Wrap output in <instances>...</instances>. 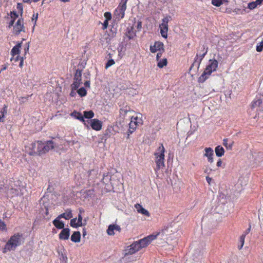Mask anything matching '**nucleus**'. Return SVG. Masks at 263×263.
<instances>
[{"label":"nucleus","mask_w":263,"mask_h":263,"mask_svg":"<svg viewBox=\"0 0 263 263\" xmlns=\"http://www.w3.org/2000/svg\"><path fill=\"white\" fill-rule=\"evenodd\" d=\"M9 16L8 27L9 28L13 27V34L18 35L22 32H25V27L24 26V19L22 17H18V15L14 11H11Z\"/></svg>","instance_id":"nucleus-1"},{"label":"nucleus","mask_w":263,"mask_h":263,"mask_svg":"<svg viewBox=\"0 0 263 263\" xmlns=\"http://www.w3.org/2000/svg\"><path fill=\"white\" fill-rule=\"evenodd\" d=\"M23 242V235L20 233H17L11 236L7 242L3 249V253L11 251H14L16 248L20 246Z\"/></svg>","instance_id":"nucleus-2"},{"label":"nucleus","mask_w":263,"mask_h":263,"mask_svg":"<svg viewBox=\"0 0 263 263\" xmlns=\"http://www.w3.org/2000/svg\"><path fill=\"white\" fill-rule=\"evenodd\" d=\"M218 62L215 59H210L203 72L198 78V82L202 83L206 80L213 72L216 71L218 68Z\"/></svg>","instance_id":"nucleus-3"},{"label":"nucleus","mask_w":263,"mask_h":263,"mask_svg":"<svg viewBox=\"0 0 263 263\" xmlns=\"http://www.w3.org/2000/svg\"><path fill=\"white\" fill-rule=\"evenodd\" d=\"M127 1L128 0H121L118 6L115 9V14L116 18L119 20L122 19L124 17Z\"/></svg>","instance_id":"nucleus-4"},{"label":"nucleus","mask_w":263,"mask_h":263,"mask_svg":"<svg viewBox=\"0 0 263 263\" xmlns=\"http://www.w3.org/2000/svg\"><path fill=\"white\" fill-rule=\"evenodd\" d=\"M201 51L202 52L201 54L197 53L194 61L190 67V69H192L194 67H196L197 69H199L201 61L207 53L208 48L205 49V46L203 45L201 47Z\"/></svg>","instance_id":"nucleus-5"},{"label":"nucleus","mask_w":263,"mask_h":263,"mask_svg":"<svg viewBox=\"0 0 263 263\" xmlns=\"http://www.w3.org/2000/svg\"><path fill=\"white\" fill-rule=\"evenodd\" d=\"M160 234V233H158L156 235H149L147 237L139 240L138 241H136V242L138 243L140 249H141L148 246L151 243V242L153 240L156 239L157 236Z\"/></svg>","instance_id":"nucleus-6"},{"label":"nucleus","mask_w":263,"mask_h":263,"mask_svg":"<svg viewBox=\"0 0 263 263\" xmlns=\"http://www.w3.org/2000/svg\"><path fill=\"white\" fill-rule=\"evenodd\" d=\"M44 143L41 141H37L31 144V155H41L44 154L43 149Z\"/></svg>","instance_id":"nucleus-7"},{"label":"nucleus","mask_w":263,"mask_h":263,"mask_svg":"<svg viewBox=\"0 0 263 263\" xmlns=\"http://www.w3.org/2000/svg\"><path fill=\"white\" fill-rule=\"evenodd\" d=\"M170 18V16H167L163 18L162 23L159 26L161 34L162 36L165 39L167 37L168 23Z\"/></svg>","instance_id":"nucleus-8"},{"label":"nucleus","mask_w":263,"mask_h":263,"mask_svg":"<svg viewBox=\"0 0 263 263\" xmlns=\"http://www.w3.org/2000/svg\"><path fill=\"white\" fill-rule=\"evenodd\" d=\"M81 76L82 71L79 69H77L74 74V82L71 84V89H77L79 87L81 84Z\"/></svg>","instance_id":"nucleus-9"},{"label":"nucleus","mask_w":263,"mask_h":263,"mask_svg":"<svg viewBox=\"0 0 263 263\" xmlns=\"http://www.w3.org/2000/svg\"><path fill=\"white\" fill-rule=\"evenodd\" d=\"M140 250L138 243L134 242L125 249V255H132Z\"/></svg>","instance_id":"nucleus-10"},{"label":"nucleus","mask_w":263,"mask_h":263,"mask_svg":"<svg viewBox=\"0 0 263 263\" xmlns=\"http://www.w3.org/2000/svg\"><path fill=\"white\" fill-rule=\"evenodd\" d=\"M22 42L17 43V44L14 46L11 51V55L12 57L10 59L11 61H13L14 59V57H15L16 55H18L20 53V49L22 47Z\"/></svg>","instance_id":"nucleus-11"},{"label":"nucleus","mask_w":263,"mask_h":263,"mask_svg":"<svg viewBox=\"0 0 263 263\" xmlns=\"http://www.w3.org/2000/svg\"><path fill=\"white\" fill-rule=\"evenodd\" d=\"M90 122V126L93 130L98 131L101 129L102 126V123L101 122V121L97 119H94L91 120Z\"/></svg>","instance_id":"nucleus-12"},{"label":"nucleus","mask_w":263,"mask_h":263,"mask_svg":"<svg viewBox=\"0 0 263 263\" xmlns=\"http://www.w3.org/2000/svg\"><path fill=\"white\" fill-rule=\"evenodd\" d=\"M164 160L165 157H159V158H155V162L156 164V167L155 169L156 172L161 168H163L165 166Z\"/></svg>","instance_id":"nucleus-13"},{"label":"nucleus","mask_w":263,"mask_h":263,"mask_svg":"<svg viewBox=\"0 0 263 263\" xmlns=\"http://www.w3.org/2000/svg\"><path fill=\"white\" fill-rule=\"evenodd\" d=\"M70 236V229L69 228H63L59 235L60 240H67Z\"/></svg>","instance_id":"nucleus-14"},{"label":"nucleus","mask_w":263,"mask_h":263,"mask_svg":"<svg viewBox=\"0 0 263 263\" xmlns=\"http://www.w3.org/2000/svg\"><path fill=\"white\" fill-rule=\"evenodd\" d=\"M165 152V148L162 143H161L154 153L155 158L165 157L164 153Z\"/></svg>","instance_id":"nucleus-15"},{"label":"nucleus","mask_w":263,"mask_h":263,"mask_svg":"<svg viewBox=\"0 0 263 263\" xmlns=\"http://www.w3.org/2000/svg\"><path fill=\"white\" fill-rule=\"evenodd\" d=\"M204 156L207 157L208 161L211 163L213 162L214 152L213 149L211 147H206L204 149Z\"/></svg>","instance_id":"nucleus-16"},{"label":"nucleus","mask_w":263,"mask_h":263,"mask_svg":"<svg viewBox=\"0 0 263 263\" xmlns=\"http://www.w3.org/2000/svg\"><path fill=\"white\" fill-rule=\"evenodd\" d=\"M115 230L120 231L121 228L120 226L115 224H110L107 230V233L108 235H114L115 234Z\"/></svg>","instance_id":"nucleus-17"},{"label":"nucleus","mask_w":263,"mask_h":263,"mask_svg":"<svg viewBox=\"0 0 263 263\" xmlns=\"http://www.w3.org/2000/svg\"><path fill=\"white\" fill-rule=\"evenodd\" d=\"M262 96L260 95L259 97L257 96L255 98V99L253 101L251 105V108L252 109L260 106V105L262 104Z\"/></svg>","instance_id":"nucleus-18"},{"label":"nucleus","mask_w":263,"mask_h":263,"mask_svg":"<svg viewBox=\"0 0 263 263\" xmlns=\"http://www.w3.org/2000/svg\"><path fill=\"white\" fill-rule=\"evenodd\" d=\"M54 147V143L53 141H47L46 143H44L43 149L44 154L48 152L50 150L52 149Z\"/></svg>","instance_id":"nucleus-19"},{"label":"nucleus","mask_w":263,"mask_h":263,"mask_svg":"<svg viewBox=\"0 0 263 263\" xmlns=\"http://www.w3.org/2000/svg\"><path fill=\"white\" fill-rule=\"evenodd\" d=\"M72 217V211L70 209H68L65 211V213L60 214L58 216V218H64L66 220H68Z\"/></svg>","instance_id":"nucleus-20"},{"label":"nucleus","mask_w":263,"mask_h":263,"mask_svg":"<svg viewBox=\"0 0 263 263\" xmlns=\"http://www.w3.org/2000/svg\"><path fill=\"white\" fill-rule=\"evenodd\" d=\"M135 207L138 213H141L147 217H149L150 216L148 211L145 209L144 208H143L141 204L137 203L135 205Z\"/></svg>","instance_id":"nucleus-21"},{"label":"nucleus","mask_w":263,"mask_h":263,"mask_svg":"<svg viewBox=\"0 0 263 263\" xmlns=\"http://www.w3.org/2000/svg\"><path fill=\"white\" fill-rule=\"evenodd\" d=\"M138 126V125L135 123V121L134 120H133L132 118H131L130 122L129 123V129L127 132V138H128L129 135L132 134L136 130Z\"/></svg>","instance_id":"nucleus-22"},{"label":"nucleus","mask_w":263,"mask_h":263,"mask_svg":"<svg viewBox=\"0 0 263 263\" xmlns=\"http://www.w3.org/2000/svg\"><path fill=\"white\" fill-rule=\"evenodd\" d=\"M133 111L129 106H126L120 109V116L123 119H124L128 112Z\"/></svg>","instance_id":"nucleus-23"},{"label":"nucleus","mask_w":263,"mask_h":263,"mask_svg":"<svg viewBox=\"0 0 263 263\" xmlns=\"http://www.w3.org/2000/svg\"><path fill=\"white\" fill-rule=\"evenodd\" d=\"M70 116L77 119L79 120L80 121L83 122L85 125H86L85 120H84V117L81 112L74 110L70 114Z\"/></svg>","instance_id":"nucleus-24"},{"label":"nucleus","mask_w":263,"mask_h":263,"mask_svg":"<svg viewBox=\"0 0 263 263\" xmlns=\"http://www.w3.org/2000/svg\"><path fill=\"white\" fill-rule=\"evenodd\" d=\"M61 218H58V216L52 221L53 224L58 229H63L64 228V223L60 220Z\"/></svg>","instance_id":"nucleus-25"},{"label":"nucleus","mask_w":263,"mask_h":263,"mask_svg":"<svg viewBox=\"0 0 263 263\" xmlns=\"http://www.w3.org/2000/svg\"><path fill=\"white\" fill-rule=\"evenodd\" d=\"M7 114V105H4L3 107L0 109V122H3L5 116Z\"/></svg>","instance_id":"nucleus-26"},{"label":"nucleus","mask_w":263,"mask_h":263,"mask_svg":"<svg viewBox=\"0 0 263 263\" xmlns=\"http://www.w3.org/2000/svg\"><path fill=\"white\" fill-rule=\"evenodd\" d=\"M81 240V234L79 231H75L71 236V240L74 242H79Z\"/></svg>","instance_id":"nucleus-27"},{"label":"nucleus","mask_w":263,"mask_h":263,"mask_svg":"<svg viewBox=\"0 0 263 263\" xmlns=\"http://www.w3.org/2000/svg\"><path fill=\"white\" fill-rule=\"evenodd\" d=\"M216 155L217 157H221L224 154V148L220 145H218L215 149Z\"/></svg>","instance_id":"nucleus-28"},{"label":"nucleus","mask_w":263,"mask_h":263,"mask_svg":"<svg viewBox=\"0 0 263 263\" xmlns=\"http://www.w3.org/2000/svg\"><path fill=\"white\" fill-rule=\"evenodd\" d=\"M126 36L130 40L133 39L136 36V33L134 31V27H130L127 28V31L126 32Z\"/></svg>","instance_id":"nucleus-29"},{"label":"nucleus","mask_w":263,"mask_h":263,"mask_svg":"<svg viewBox=\"0 0 263 263\" xmlns=\"http://www.w3.org/2000/svg\"><path fill=\"white\" fill-rule=\"evenodd\" d=\"M84 212V210L83 209H82V208L79 209V214H78V219H77V222H78V224H80V227H81L82 226H84V225L86 224V222L84 224H83V223H82L83 217H82V214Z\"/></svg>","instance_id":"nucleus-30"},{"label":"nucleus","mask_w":263,"mask_h":263,"mask_svg":"<svg viewBox=\"0 0 263 263\" xmlns=\"http://www.w3.org/2000/svg\"><path fill=\"white\" fill-rule=\"evenodd\" d=\"M228 139L227 138L223 139V145L228 149H232L233 146L234 145V141H231V142L228 143Z\"/></svg>","instance_id":"nucleus-31"},{"label":"nucleus","mask_w":263,"mask_h":263,"mask_svg":"<svg viewBox=\"0 0 263 263\" xmlns=\"http://www.w3.org/2000/svg\"><path fill=\"white\" fill-rule=\"evenodd\" d=\"M246 236V234H243L240 236L239 239V245H238V249L239 250H241L242 248V247L244 245Z\"/></svg>","instance_id":"nucleus-32"},{"label":"nucleus","mask_w":263,"mask_h":263,"mask_svg":"<svg viewBox=\"0 0 263 263\" xmlns=\"http://www.w3.org/2000/svg\"><path fill=\"white\" fill-rule=\"evenodd\" d=\"M224 3H228V0H212L211 4L216 7H219Z\"/></svg>","instance_id":"nucleus-33"},{"label":"nucleus","mask_w":263,"mask_h":263,"mask_svg":"<svg viewBox=\"0 0 263 263\" xmlns=\"http://www.w3.org/2000/svg\"><path fill=\"white\" fill-rule=\"evenodd\" d=\"M154 45L158 51H164V44L162 42L160 41L155 42Z\"/></svg>","instance_id":"nucleus-34"},{"label":"nucleus","mask_w":263,"mask_h":263,"mask_svg":"<svg viewBox=\"0 0 263 263\" xmlns=\"http://www.w3.org/2000/svg\"><path fill=\"white\" fill-rule=\"evenodd\" d=\"M94 112L92 110L84 111L83 117L86 119H91L94 117Z\"/></svg>","instance_id":"nucleus-35"},{"label":"nucleus","mask_w":263,"mask_h":263,"mask_svg":"<svg viewBox=\"0 0 263 263\" xmlns=\"http://www.w3.org/2000/svg\"><path fill=\"white\" fill-rule=\"evenodd\" d=\"M167 64V61L166 58L163 59L162 60H160L158 62V66L159 68H163L164 66H166Z\"/></svg>","instance_id":"nucleus-36"},{"label":"nucleus","mask_w":263,"mask_h":263,"mask_svg":"<svg viewBox=\"0 0 263 263\" xmlns=\"http://www.w3.org/2000/svg\"><path fill=\"white\" fill-rule=\"evenodd\" d=\"M70 226L77 228L78 227H80V224H78L77 222V218H74L71 219L70 223Z\"/></svg>","instance_id":"nucleus-37"},{"label":"nucleus","mask_w":263,"mask_h":263,"mask_svg":"<svg viewBox=\"0 0 263 263\" xmlns=\"http://www.w3.org/2000/svg\"><path fill=\"white\" fill-rule=\"evenodd\" d=\"M77 92L81 97H84L87 95V91L84 87H81L78 89Z\"/></svg>","instance_id":"nucleus-38"},{"label":"nucleus","mask_w":263,"mask_h":263,"mask_svg":"<svg viewBox=\"0 0 263 263\" xmlns=\"http://www.w3.org/2000/svg\"><path fill=\"white\" fill-rule=\"evenodd\" d=\"M238 258L236 256H231L228 260V263H238Z\"/></svg>","instance_id":"nucleus-39"},{"label":"nucleus","mask_w":263,"mask_h":263,"mask_svg":"<svg viewBox=\"0 0 263 263\" xmlns=\"http://www.w3.org/2000/svg\"><path fill=\"white\" fill-rule=\"evenodd\" d=\"M133 120H134L135 121V123L138 125H140L142 124V120L141 118H139L138 117H132Z\"/></svg>","instance_id":"nucleus-40"},{"label":"nucleus","mask_w":263,"mask_h":263,"mask_svg":"<svg viewBox=\"0 0 263 263\" xmlns=\"http://www.w3.org/2000/svg\"><path fill=\"white\" fill-rule=\"evenodd\" d=\"M115 63V62L114 60H112V59L109 60L107 61V62L106 63V64H105V69L108 68L111 66L114 65Z\"/></svg>","instance_id":"nucleus-41"},{"label":"nucleus","mask_w":263,"mask_h":263,"mask_svg":"<svg viewBox=\"0 0 263 263\" xmlns=\"http://www.w3.org/2000/svg\"><path fill=\"white\" fill-rule=\"evenodd\" d=\"M256 51L257 52H261L263 50V40L260 42L256 46Z\"/></svg>","instance_id":"nucleus-42"},{"label":"nucleus","mask_w":263,"mask_h":263,"mask_svg":"<svg viewBox=\"0 0 263 263\" xmlns=\"http://www.w3.org/2000/svg\"><path fill=\"white\" fill-rule=\"evenodd\" d=\"M104 16L105 18V21H110L111 19V14L109 12H106L104 14Z\"/></svg>","instance_id":"nucleus-43"},{"label":"nucleus","mask_w":263,"mask_h":263,"mask_svg":"<svg viewBox=\"0 0 263 263\" xmlns=\"http://www.w3.org/2000/svg\"><path fill=\"white\" fill-rule=\"evenodd\" d=\"M257 6V4H256L255 2H252L251 3H249L248 4V7L250 9H253L255 8Z\"/></svg>","instance_id":"nucleus-44"},{"label":"nucleus","mask_w":263,"mask_h":263,"mask_svg":"<svg viewBox=\"0 0 263 263\" xmlns=\"http://www.w3.org/2000/svg\"><path fill=\"white\" fill-rule=\"evenodd\" d=\"M7 230L6 224L5 222L0 220V231Z\"/></svg>","instance_id":"nucleus-45"},{"label":"nucleus","mask_w":263,"mask_h":263,"mask_svg":"<svg viewBox=\"0 0 263 263\" xmlns=\"http://www.w3.org/2000/svg\"><path fill=\"white\" fill-rule=\"evenodd\" d=\"M38 18V14H33L32 17V21L34 22L33 28L35 27L36 25V21Z\"/></svg>","instance_id":"nucleus-46"},{"label":"nucleus","mask_w":263,"mask_h":263,"mask_svg":"<svg viewBox=\"0 0 263 263\" xmlns=\"http://www.w3.org/2000/svg\"><path fill=\"white\" fill-rule=\"evenodd\" d=\"M17 9H18V11L21 13V15L23 13V5L21 3H18L17 5Z\"/></svg>","instance_id":"nucleus-47"},{"label":"nucleus","mask_w":263,"mask_h":263,"mask_svg":"<svg viewBox=\"0 0 263 263\" xmlns=\"http://www.w3.org/2000/svg\"><path fill=\"white\" fill-rule=\"evenodd\" d=\"M158 51L159 52L157 53V56H156V59H157V61H158L159 60H160V58H161L163 53L164 52V51Z\"/></svg>","instance_id":"nucleus-48"},{"label":"nucleus","mask_w":263,"mask_h":263,"mask_svg":"<svg viewBox=\"0 0 263 263\" xmlns=\"http://www.w3.org/2000/svg\"><path fill=\"white\" fill-rule=\"evenodd\" d=\"M108 26V21H104L103 23L102 24V29L105 30L107 29Z\"/></svg>","instance_id":"nucleus-49"},{"label":"nucleus","mask_w":263,"mask_h":263,"mask_svg":"<svg viewBox=\"0 0 263 263\" xmlns=\"http://www.w3.org/2000/svg\"><path fill=\"white\" fill-rule=\"evenodd\" d=\"M149 49L151 52L152 53H155L158 51L154 45L153 46H151Z\"/></svg>","instance_id":"nucleus-50"},{"label":"nucleus","mask_w":263,"mask_h":263,"mask_svg":"<svg viewBox=\"0 0 263 263\" xmlns=\"http://www.w3.org/2000/svg\"><path fill=\"white\" fill-rule=\"evenodd\" d=\"M142 28V22L138 21L137 23V28L138 31H140Z\"/></svg>","instance_id":"nucleus-51"},{"label":"nucleus","mask_w":263,"mask_h":263,"mask_svg":"<svg viewBox=\"0 0 263 263\" xmlns=\"http://www.w3.org/2000/svg\"><path fill=\"white\" fill-rule=\"evenodd\" d=\"M16 55V57H14V59L13 60V61H14L15 62H17L18 60H21V59L22 58V57H20L19 54Z\"/></svg>","instance_id":"nucleus-52"},{"label":"nucleus","mask_w":263,"mask_h":263,"mask_svg":"<svg viewBox=\"0 0 263 263\" xmlns=\"http://www.w3.org/2000/svg\"><path fill=\"white\" fill-rule=\"evenodd\" d=\"M222 162L220 159H219L216 164V165L217 167H221L222 166Z\"/></svg>","instance_id":"nucleus-53"},{"label":"nucleus","mask_w":263,"mask_h":263,"mask_svg":"<svg viewBox=\"0 0 263 263\" xmlns=\"http://www.w3.org/2000/svg\"><path fill=\"white\" fill-rule=\"evenodd\" d=\"M23 64H24V59H23V58H21V60H20V64H19V66L21 68H22L23 66Z\"/></svg>","instance_id":"nucleus-54"},{"label":"nucleus","mask_w":263,"mask_h":263,"mask_svg":"<svg viewBox=\"0 0 263 263\" xmlns=\"http://www.w3.org/2000/svg\"><path fill=\"white\" fill-rule=\"evenodd\" d=\"M257 5H260L263 2V0H256L255 1Z\"/></svg>","instance_id":"nucleus-55"},{"label":"nucleus","mask_w":263,"mask_h":263,"mask_svg":"<svg viewBox=\"0 0 263 263\" xmlns=\"http://www.w3.org/2000/svg\"><path fill=\"white\" fill-rule=\"evenodd\" d=\"M206 180L208 182V183H209V184H211V182L212 181V178L211 177H210L209 176H206Z\"/></svg>","instance_id":"nucleus-56"},{"label":"nucleus","mask_w":263,"mask_h":263,"mask_svg":"<svg viewBox=\"0 0 263 263\" xmlns=\"http://www.w3.org/2000/svg\"><path fill=\"white\" fill-rule=\"evenodd\" d=\"M84 85H85L86 87H90V81H86L84 83Z\"/></svg>","instance_id":"nucleus-57"},{"label":"nucleus","mask_w":263,"mask_h":263,"mask_svg":"<svg viewBox=\"0 0 263 263\" xmlns=\"http://www.w3.org/2000/svg\"><path fill=\"white\" fill-rule=\"evenodd\" d=\"M76 89H72V91H71L70 93V96L71 97H74V95H76V92L74 91V90H76Z\"/></svg>","instance_id":"nucleus-58"},{"label":"nucleus","mask_w":263,"mask_h":263,"mask_svg":"<svg viewBox=\"0 0 263 263\" xmlns=\"http://www.w3.org/2000/svg\"><path fill=\"white\" fill-rule=\"evenodd\" d=\"M29 48V43H27V47L25 48V53L28 52Z\"/></svg>","instance_id":"nucleus-59"},{"label":"nucleus","mask_w":263,"mask_h":263,"mask_svg":"<svg viewBox=\"0 0 263 263\" xmlns=\"http://www.w3.org/2000/svg\"><path fill=\"white\" fill-rule=\"evenodd\" d=\"M251 230V226H250L249 228L245 231L243 234H246V235L250 232Z\"/></svg>","instance_id":"nucleus-60"},{"label":"nucleus","mask_w":263,"mask_h":263,"mask_svg":"<svg viewBox=\"0 0 263 263\" xmlns=\"http://www.w3.org/2000/svg\"><path fill=\"white\" fill-rule=\"evenodd\" d=\"M83 235L84 236L85 235H86V229H83Z\"/></svg>","instance_id":"nucleus-61"},{"label":"nucleus","mask_w":263,"mask_h":263,"mask_svg":"<svg viewBox=\"0 0 263 263\" xmlns=\"http://www.w3.org/2000/svg\"><path fill=\"white\" fill-rule=\"evenodd\" d=\"M7 68V67L6 66H4V67L2 68L1 70L0 71V72H1L2 71H3V70H6Z\"/></svg>","instance_id":"nucleus-62"},{"label":"nucleus","mask_w":263,"mask_h":263,"mask_svg":"<svg viewBox=\"0 0 263 263\" xmlns=\"http://www.w3.org/2000/svg\"><path fill=\"white\" fill-rule=\"evenodd\" d=\"M24 2L25 3H30L31 0H23Z\"/></svg>","instance_id":"nucleus-63"},{"label":"nucleus","mask_w":263,"mask_h":263,"mask_svg":"<svg viewBox=\"0 0 263 263\" xmlns=\"http://www.w3.org/2000/svg\"><path fill=\"white\" fill-rule=\"evenodd\" d=\"M61 1H62L63 2H68L69 1V0H61Z\"/></svg>","instance_id":"nucleus-64"}]
</instances>
